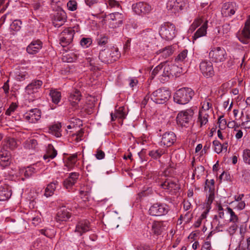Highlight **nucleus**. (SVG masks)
Here are the masks:
<instances>
[{"mask_svg":"<svg viewBox=\"0 0 250 250\" xmlns=\"http://www.w3.org/2000/svg\"><path fill=\"white\" fill-rule=\"evenodd\" d=\"M194 92L190 88L184 87L177 90L174 94V102L180 104H188L192 98Z\"/></svg>","mask_w":250,"mask_h":250,"instance_id":"f257e3e1","label":"nucleus"},{"mask_svg":"<svg viewBox=\"0 0 250 250\" xmlns=\"http://www.w3.org/2000/svg\"><path fill=\"white\" fill-rule=\"evenodd\" d=\"M171 96L170 91L165 88H159L151 94V100L157 104H164L169 99Z\"/></svg>","mask_w":250,"mask_h":250,"instance_id":"f03ea898","label":"nucleus"},{"mask_svg":"<svg viewBox=\"0 0 250 250\" xmlns=\"http://www.w3.org/2000/svg\"><path fill=\"white\" fill-rule=\"evenodd\" d=\"M42 84V82L39 80H33L25 88V92L28 100L34 101L38 98V92Z\"/></svg>","mask_w":250,"mask_h":250,"instance_id":"7ed1b4c3","label":"nucleus"},{"mask_svg":"<svg viewBox=\"0 0 250 250\" xmlns=\"http://www.w3.org/2000/svg\"><path fill=\"white\" fill-rule=\"evenodd\" d=\"M175 25L169 22H165L161 25L159 34L160 36L166 40H171L176 36Z\"/></svg>","mask_w":250,"mask_h":250,"instance_id":"20e7f679","label":"nucleus"},{"mask_svg":"<svg viewBox=\"0 0 250 250\" xmlns=\"http://www.w3.org/2000/svg\"><path fill=\"white\" fill-rule=\"evenodd\" d=\"M193 114L194 111L191 108L179 112L176 117L177 125L182 127H188L192 120Z\"/></svg>","mask_w":250,"mask_h":250,"instance_id":"39448f33","label":"nucleus"},{"mask_svg":"<svg viewBox=\"0 0 250 250\" xmlns=\"http://www.w3.org/2000/svg\"><path fill=\"white\" fill-rule=\"evenodd\" d=\"M170 210L169 207L165 203H156L149 208V214L154 216H161L166 215Z\"/></svg>","mask_w":250,"mask_h":250,"instance_id":"423d86ee","label":"nucleus"},{"mask_svg":"<svg viewBox=\"0 0 250 250\" xmlns=\"http://www.w3.org/2000/svg\"><path fill=\"white\" fill-rule=\"evenodd\" d=\"M209 56L213 62H221L226 59L227 53L223 47H213L211 48Z\"/></svg>","mask_w":250,"mask_h":250,"instance_id":"0eeeda50","label":"nucleus"},{"mask_svg":"<svg viewBox=\"0 0 250 250\" xmlns=\"http://www.w3.org/2000/svg\"><path fill=\"white\" fill-rule=\"evenodd\" d=\"M141 35L143 37V42L146 43H148V44L144 43L147 47L146 49L149 50L148 48L151 50L155 49V46H153V44H155L156 42L154 31L151 29H146L142 32Z\"/></svg>","mask_w":250,"mask_h":250,"instance_id":"6e6552de","label":"nucleus"},{"mask_svg":"<svg viewBox=\"0 0 250 250\" xmlns=\"http://www.w3.org/2000/svg\"><path fill=\"white\" fill-rule=\"evenodd\" d=\"M186 6L185 0H168L167 9L169 13L176 14L183 10Z\"/></svg>","mask_w":250,"mask_h":250,"instance_id":"1a4fd4ad","label":"nucleus"},{"mask_svg":"<svg viewBox=\"0 0 250 250\" xmlns=\"http://www.w3.org/2000/svg\"><path fill=\"white\" fill-rule=\"evenodd\" d=\"M124 16L119 12H114L108 15L106 21L110 28H115L119 27L122 23Z\"/></svg>","mask_w":250,"mask_h":250,"instance_id":"9d476101","label":"nucleus"},{"mask_svg":"<svg viewBox=\"0 0 250 250\" xmlns=\"http://www.w3.org/2000/svg\"><path fill=\"white\" fill-rule=\"evenodd\" d=\"M133 11L138 15H144L148 14L152 10L151 5L145 2H138L132 5Z\"/></svg>","mask_w":250,"mask_h":250,"instance_id":"9b49d317","label":"nucleus"},{"mask_svg":"<svg viewBox=\"0 0 250 250\" xmlns=\"http://www.w3.org/2000/svg\"><path fill=\"white\" fill-rule=\"evenodd\" d=\"M199 68L205 77L209 78L214 75V69L210 61L206 60H202L200 63Z\"/></svg>","mask_w":250,"mask_h":250,"instance_id":"f8f14e48","label":"nucleus"},{"mask_svg":"<svg viewBox=\"0 0 250 250\" xmlns=\"http://www.w3.org/2000/svg\"><path fill=\"white\" fill-rule=\"evenodd\" d=\"M67 16L66 13L61 8L58 9L52 18L53 24L55 27H59L66 21Z\"/></svg>","mask_w":250,"mask_h":250,"instance_id":"ddd939ff","label":"nucleus"},{"mask_svg":"<svg viewBox=\"0 0 250 250\" xmlns=\"http://www.w3.org/2000/svg\"><path fill=\"white\" fill-rule=\"evenodd\" d=\"M176 141V136L172 131H168L162 135L161 140L160 143L161 146L170 147L172 146Z\"/></svg>","mask_w":250,"mask_h":250,"instance_id":"4468645a","label":"nucleus"},{"mask_svg":"<svg viewBox=\"0 0 250 250\" xmlns=\"http://www.w3.org/2000/svg\"><path fill=\"white\" fill-rule=\"evenodd\" d=\"M74 35L73 30L67 29L63 31L60 35V44L62 47H65L70 44L73 41Z\"/></svg>","mask_w":250,"mask_h":250,"instance_id":"2eb2a0df","label":"nucleus"},{"mask_svg":"<svg viewBox=\"0 0 250 250\" xmlns=\"http://www.w3.org/2000/svg\"><path fill=\"white\" fill-rule=\"evenodd\" d=\"M10 152L3 146L0 150V166L2 168L9 166L11 163Z\"/></svg>","mask_w":250,"mask_h":250,"instance_id":"dca6fc26","label":"nucleus"},{"mask_svg":"<svg viewBox=\"0 0 250 250\" xmlns=\"http://www.w3.org/2000/svg\"><path fill=\"white\" fill-rule=\"evenodd\" d=\"M90 230V224L88 220L86 219L79 221L76 226L75 231L80 236Z\"/></svg>","mask_w":250,"mask_h":250,"instance_id":"f3484780","label":"nucleus"},{"mask_svg":"<svg viewBox=\"0 0 250 250\" xmlns=\"http://www.w3.org/2000/svg\"><path fill=\"white\" fill-rule=\"evenodd\" d=\"M250 39V16L246 20L245 26L242 31L239 37V40L244 44L248 43V40Z\"/></svg>","mask_w":250,"mask_h":250,"instance_id":"a211bd4d","label":"nucleus"},{"mask_svg":"<svg viewBox=\"0 0 250 250\" xmlns=\"http://www.w3.org/2000/svg\"><path fill=\"white\" fill-rule=\"evenodd\" d=\"M161 186L163 188L167 189L171 193L176 192L180 188L179 185L177 182L170 179L165 180L161 184Z\"/></svg>","mask_w":250,"mask_h":250,"instance_id":"6ab92c4d","label":"nucleus"},{"mask_svg":"<svg viewBox=\"0 0 250 250\" xmlns=\"http://www.w3.org/2000/svg\"><path fill=\"white\" fill-rule=\"evenodd\" d=\"M41 111L34 108L31 109L28 113H26L24 118L26 121L31 123H35L41 118Z\"/></svg>","mask_w":250,"mask_h":250,"instance_id":"aec40b11","label":"nucleus"},{"mask_svg":"<svg viewBox=\"0 0 250 250\" xmlns=\"http://www.w3.org/2000/svg\"><path fill=\"white\" fill-rule=\"evenodd\" d=\"M71 215V213L70 212L69 209L62 207L60 208L58 212L56 217V220L57 222L59 223L67 221L70 218Z\"/></svg>","mask_w":250,"mask_h":250,"instance_id":"412c9836","label":"nucleus"},{"mask_svg":"<svg viewBox=\"0 0 250 250\" xmlns=\"http://www.w3.org/2000/svg\"><path fill=\"white\" fill-rule=\"evenodd\" d=\"M236 10V4L235 3L226 2L223 5L221 13L223 16L229 17L234 15Z\"/></svg>","mask_w":250,"mask_h":250,"instance_id":"4be33fe9","label":"nucleus"},{"mask_svg":"<svg viewBox=\"0 0 250 250\" xmlns=\"http://www.w3.org/2000/svg\"><path fill=\"white\" fill-rule=\"evenodd\" d=\"M42 43L39 40L33 41L27 47L26 51L30 54H35L42 48Z\"/></svg>","mask_w":250,"mask_h":250,"instance_id":"5701e85b","label":"nucleus"},{"mask_svg":"<svg viewBox=\"0 0 250 250\" xmlns=\"http://www.w3.org/2000/svg\"><path fill=\"white\" fill-rule=\"evenodd\" d=\"M81 96L80 91L74 89L70 93L68 100L73 107H76L78 102L81 100Z\"/></svg>","mask_w":250,"mask_h":250,"instance_id":"b1692460","label":"nucleus"},{"mask_svg":"<svg viewBox=\"0 0 250 250\" xmlns=\"http://www.w3.org/2000/svg\"><path fill=\"white\" fill-rule=\"evenodd\" d=\"M110 53V49L107 48H105L104 49L100 50L99 59L103 62L105 63H112L111 57Z\"/></svg>","mask_w":250,"mask_h":250,"instance_id":"393cba45","label":"nucleus"},{"mask_svg":"<svg viewBox=\"0 0 250 250\" xmlns=\"http://www.w3.org/2000/svg\"><path fill=\"white\" fill-rule=\"evenodd\" d=\"M188 50L185 49L180 52L175 59L177 63H185L188 62Z\"/></svg>","mask_w":250,"mask_h":250,"instance_id":"a878e982","label":"nucleus"},{"mask_svg":"<svg viewBox=\"0 0 250 250\" xmlns=\"http://www.w3.org/2000/svg\"><path fill=\"white\" fill-rule=\"evenodd\" d=\"M58 182L54 181L51 183L49 184L45 189L44 195L46 197L51 196L58 185Z\"/></svg>","mask_w":250,"mask_h":250,"instance_id":"bb28decb","label":"nucleus"},{"mask_svg":"<svg viewBox=\"0 0 250 250\" xmlns=\"http://www.w3.org/2000/svg\"><path fill=\"white\" fill-rule=\"evenodd\" d=\"M164 229L163 224L161 222L154 221L151 226L152 232L156 235L161 234Z\"/></svg>","mask_w":250,"mask_h":250,"instance_id":"cd10ccee","label":"nucleus"},{"mask_svg":"<svg viewBox=\"0 0 250 250\" xmlns=\"http://www.w3.org/2000/svg\"><path fill=\"white\" fill-rule=\"evenodd\" d=\"M49 95L52 99V102L56 104H58L61 100V93L57 89H51Z\"/></svg>","mask_w":250,"mask_h":250,"instance_id":"c85d7f7f","label":"nucleus"},{"mask_svg":"<svg viewBox=\"0 0 250 250\" xmlns=\"http://www.w3.org/2000/svg\"><path fill=\"white\" fill-rule=\"evenodd\" d=\"M208 26V21H206L203 25L200 27L197 31L195 33L193 36V40L204 36L207 33V29Z\"/></svg>","mask_w":250,"mask_h":250,"instance_id":"c756f323","label":"nucleus"},{"mask_svg":"<svg viewBox=\"0 0 250 250\" xmlns=\"http://www.w3.org/2000/svg\"><path fill=\"white\" fill-rule=\"evenodd\" d=\"M61 124L60 123L54 124L49 126V132L57 137L61 136Z\"/></svg>","mask_w":250,"mask_h":250,"instance_id":"7c9ffc66","label":"nucleus"},{"mask_svg":"<svg viewBox=\"0 0 250 250\" xmlns=\"http://www.w3.org/2000/svg\"><path fill=\"white\" fill-rule=\"evenodd\" d=\"M57 154V150L54 148L53 145L49 144L48 145L46 153L43 156V159L46 160L48 158L53 159Z\"/></svg>","mask_w":250,"mask_h":250,"instance_id":"2f4dec72","label":"nucleus"},{"mask_svg":"<svg viewBox=\"0 0 250 250\" xmlns=\"http://www.w3.org/2000/svg\"><path fill=\"white\" fill-rule=\"evenodd\" d=\"M12 193L11 190H9L7 187L0 188V201H3L8 199L11 196Z\"/></svg>","mask_w":250,"mask_h":250,"instance_id":"473e14b6","label":"nucleus"},{"mask_svg":"<svg viewBox=\"0 0 250 250\" xmlns=\"http://www.w3.org/2000/svg\"><path fill=\"white\" fill-rule=\"evenodd\" d=\"M173 48L171 45H170L166 46L162 49H160L159 51L157 52V53L158 54H161L162 56L164 58H166L171 55L173 54Z\"/></svg>","mask_w":250,"mask_h":250,"instance_id":"72a5a7b5","label":"nucleus"},{"mask_svg":"<svg viewBox=\"0 0 250 250\" xmlns=\"http://www.w3.org/2000/svg\"><path fill=\"white\" fill-rule=\"evenodd\" d=\"M165 153V151L162 149L152 150L149 152L148 155L154 159L160 158Z\"/></svg>","mask_w":250,"mask_h":250,"instance_id":"f704fd0d","label":"nucleus"},{"mask_svg":"<svg viewBox=\"0 0 250 250\" xmlns=\"http://www.w3.org/2000/svg\"><path fill=\"white\" fill-rule=\"evenodd\" d=\"M205 190H208L209 193H215L214 180L207 179L205 182Z\"/></svg>","mask_w":250,"mask_h":250,"instance_id":"c9c22d12","label":"nucleus"},{"mask_svg":"<svg viewBox=\"0 0 250 250\" xmlns=\"http://www.w3.org/2000/svg\"><path fill=\"white\" fill-rule=\"evenodd\" d=\"M3 146L6 149L7 148L11 150L14 149L17 146L16 141L14 138H9L6 140L5 145Z\"/></svg>","mask_w":250,"mask_h":250,"instance_id":"e433bc0d","label":"nucleus"},{"mask_svg":"<svg viewBox=\"0 0 250 250\" xmlns=\"http://www.w3.org/2000/svg\"><path fill=\"white\" fill-rule=\"evenodd\" d=\"M208 114L199 112L198 122L200 123V127L205 125L208 122Z\"/></svg>","mask_w":250,"mask_h":250,"instance_id":"4c0bfd02","label":"nucleus"},{"mask_svg":"<svg viewBox=\"0 0 250 250\" xmlns=\"http://www.w3.org/2000/svg\"><path fill=\"white\" fill-rule=\"evenodd\" d=\"M21 21L20 20H15L10 24V32H18L20 30L21 28Z\"/></svg>","mask_w":250,"mask_h":250,"instance_id":"58836bf2","label":"nucleus"},{"mask_svg":"<svg viewBox=\"0 0 250 250\" xmlns=\"http://www.w3.org/2000/svg\"><path fill=\"white\" fill-rule=\"evenodd\" d=\"M78 57L77 54L74 52H70L64 56L63 59L64 61H66L68 62H71L77 60Z\"/></svg>","mask_w":250,"mask_h":250,"instance_id":"ea45409f","label":"nucleus"},{"mask_svg":"<svg viewBox=\"0 0 250 250\" xmlns=\"http://www.w3.org/2000/svg\"><path fill=\"white\" fill-rule=\"evenodd\" d=\"M96 41L98 45L104 47L108 42V38L105 35H101L97 38Z\"/></svg>","mask_w":250,"mask_h":250,"instance_id":"a19ab883","label":"nucleus"},{"mask_svg":"<svg viewBox=\"0 0 250 250\" xmlns=\"http://www.w3.org/2000/svg\"><path fill=\"white\" fill-rule=\"evenodd\" d=\"M110 49V53L111 57L112 62L117 61L120 57V54L117 48H112Z\"/></svg>","mask_w":250,"mask_h":250,"instance_id":"79ce46f5","label":"nucleus"},{"mask_svg":"<svg viewBox=\"0 0 250 250\" xmlns=\"http://www.w3.org/2000/svg\"><path fill=\"white\" fill-rule=\"evenodd\" d=\"M161 76L165 78L163 80H166L172 73L169 65L164 64Z\"/></svg>","mask_w":250,"mask_h":250,"instance_id":"37998d69","label":"nucleus"},{"mask_svg":"<svg viewBox=\"0 0 250 250\" xmlns=\"http://www.w3.org/2000/svg\"><path fill=\"white\" fill-rule=\"evenodd\" d=\"M204 22V20L202 18H198L196 19L192 24L190 25L189 28V30L193 32L198 27H199L202 23Z\"/></svg>","mask_w":250,"mask_h":250,"instance_id":"c03bdc74","label":"nucleus"},{"mask_svg":"<svg viewBox=\"0 0 250 250\" xmlns=\"http://www.w3.org/2000/svg\"><path fill=\"white\" fill-rule=\"evenodd\" d=\"M243 158L246 164L250 165V149H245L243 150Z\"/></svg>","mask_w":250,"mask_h":250,"instance_id":"a18cd8bd","label":"nucleus"},{"mask_svg":"<svg viewBox=\"0 0 250 250\" xmlns=\"http://www.w3.org/2000/svg\"><path fill=\"white\" fill-rule=\"evenodd\" d=\"M38 143L36 140L34 139H31L26 141L25 144V147L29 149H34L36 148Z\"/></svg>","mask_w":250,"mask_h":250,"instance_id":"49530a36","label":"nucleus"},{"mask_svg":"<svg viewBox=\"0 0 250 250\" xmlns=\"http://www.w3.org/2000/svg\"><path fill=\"white\" fill-rule=\"evenodd\" d=\"M36 172V169L33 167L30 166L27 167L24 171V175L26 178H29L34 173Z\"/></svg>","mask_w":250,"mask_h":250,"instance_id":"de8ad7c7","label":"nucleus"},{"mask_svg":"<svg viewBox=\"0 0 250 250\" xmlns=\"http://www.w3.org/2000/svg\"><path fill=\"white\" fill-rule=\"evenodd\" d=\"M125 108L123 106L120 107L118 110H116L115 113L116 114V118H119L120 119H124L125 117L126 114L124 110Z\"/></svg>","mask_w":250,"mask_h":250,"instance_id":"09e8293b","label":"nucleus"},{"mask_svg":"<svg viewBox=\"0 0 250 250\" xmlns=\"http://www.w3.org/2000/svg\"><path fill=\"white\" fill-rule=\"evenodd\" d=\"M92 41L91 38H83L80 41L81 45L85 48L89 47L92 44Z\"/></svg>","mask_w":250,"mask_h":250,"instance_id":"8fccbe9b","label":"nucleus"},{"mask_svg":"<svg viewBox=\"0 0 250 250\" xmlns=\"http://www.w3.org/2000/svg\"><path fill=\"white\" fill-rule=\"evenodd\" d=\"M213 145L214 146V151L218 154L223 151L221 143L218 140H214L213 142Z\"/></svg>","mask_w":250,"mask_h":250,"instance_id":"3c124183","label":"nucleus"},{"mask_svg":"<svg viewBox=\"0 0 250 250\" xmlns=\"http://www.w3.org/2000/svg\"><path fill=\"white\" fill-rule=\"evenodd\" d=\"M227 210L228 212L230 214V218L229 219V221L230 222H232L233 223H236L238 221V217L235 214V212L233 211V210L229 208H227Z\"/></svg>","mask_w":250,"mask_h":250,"instance_id":"603ef678","label":"nucleus"},{"mask_svg":"<svg viewBox=\"0 0 250 250\" xmlns=\"http://www.w3.org/2000/svg\"><path fill=\"white\" fill-rule=\"evenodd\" d=\"M105 4L107 7L119 8L120 7L119 3L115 0H107Z\"/></svg>","mask_w":250,"mask_h":250,"instance_id":"864d4df0","label":"nucleus"},{"mask_svg":"<svg viewBox=\"0 0 250 250\" xmlns=\"http://www.w3.org/2000/svg\"><path fill=\"white\" fill-rule=\"evenodd\" d=\"M163 67V64L162 63L160 64L157 66L151 72V77L153 78L156 75L158 74L161 75L162 68Z\"/></svg>","mask_w":250,"mask_h":250,"instance_id":"5fc2aeb1","label":"nucleus"},{"mask_svg":"<svg viewBox=\"0 0 250 250\" xmlns=\"http://www.w3.org/2000/svg\"><path fill=\"white\" fill-rule=\"evenodd\" d=\"M215 193H209L207 200L206 208H210V205L214 199Z\"/></svg>","mask_w":250,"mask_h":250,"instance_id":"6e6d98bb","label":"nucleus"},{"mask_svg":"<svg viewBox=\"0 0 250 250\" xmlns=\"http://www.w3.org/2000/svg\"><path fill=\"white\" fill-rule=\"evenodd\" d=\"M18 105L16 103H12L6 110L5 114L7 115H10L12 112L15 111Z\"/></svg>","mask_w":250,"mask_h":250,"instance_id":"4d7b16f0","label":"nucleus"},{"mask_svg":"<svg viewBox=\"0 0 250 250\" xmlns=\"http://www.w3.org/2000/svg\"><path fill=\"white\" fill-rule=\"evenodd\" d=\"M205 168L202 166H200L195 168L194 171L195 173H197V177L199 179L201 175H203Z\"/></svg>","mask_w":250,"mask_h":250,"instance_id":"13d9d810","label":"nucleus"},{"mask_svg":"<svg viewBox=\"0 0 250 250\" xmlns=\"http://www.w3.org/2000/svg\"><path fill=\"white\" fill-rule=\"evenodd\" d=\"M26 75L24 72L17 71L15 73V79L17 81H21L25 79Z\"/></svg>","mask_w":250,"mask_h":250,"instance_id":"bf43d9fd","label":"nucleus"},{"mask_svg":"<svg viewBox=\"0 0 250 250\" xmlns=\"http://www.w3.org/2000/svg\"><path fill=\"white\" fill-rule=\"evenodd\" d=\"M67 6L68 9L70 11H73L77 9V2L75 0H69Z\"/></svg>","mask_w":250,"mask_h":250,"instance_id":"052dcab7","label":"nucleus"},{"mask_svg":"<svg viewBox=\"0 0 250 250\" xmlns=\"http://www.w3.org/2000/svg\"><path fill=\"white\" fill-rule=\"evenodd\" d=\"M79 176V173L74 172L70 173L68 178L75 184L77 182Z\"/></svg>","mask_w":250,"mask_h":250,"instance_id":"680f3d73","label":"nucleus"},{"mask_svg":"<svg viewBox=\"0 0 250 250\" xmlns=\"http://www.w3.org/2000/svg\"><path fill=\"white\" fill-rule=\"evenodd\" d=\"M68 161L69 164L71 165V166H74L77 161V154H74L69 157L68 158Z\"/></svg>","mask_w":250,"mask_h":250,"instance_id":"e2e57ef3","label":"nucleus"},{"mask_svg":"<svg viewBox=\"0 0 250 250\" xmlns=\"http://www.w3.org/2000/svg\"><path fill=\"white\" fill-rule=\"evenodd\" d=\"M75 183L68 178L63 181V186L67 189L70 188Z\"/></svg>","mask_w":250,"mask_h":250,"instance_id":"0e129e2a","label":"nucleus"},{"mask_svg":"<svg viewBox=\"0 0 250 250\" xmlns=\"http://www.w3.org/2000/svg\"><path fill=\"white\" fill-rule=\"evenodd\" d=\"M28 221H32L34 226H37L41 222V219L39 217H31L28 218Z\"/></svg>","mask_w":250,"mask_h":250,"instance_id":"69168bd1","label":"nucleus"},{"mask_svg":"<svg viewBox=\"0 0 250 250\" xmlns=\"http://www.w3.org/2000/svg\"><path fill=\"white\" fill-rule=\"evenodd\" d=\"M96 158L98 160H101L104 158L105 156L104 152L101 149H97L95 154Z\"/></svg>","mask_w":250,"mask_h":250,"instance_id":"338daca9","label":"nucleus"},{"mask_svg":"<svg viewBox=\"0 0 250 250\" xmlns=\"http://www.w3.org/2000/svg\"><path fill=\"white\" fill-rule=\"evenodd\" d=\"M222 29L224 34L228 33L230 29V24L229 23H226L222 26Z\"/></svg>","mask_w":250,"mask_h":250,"instance_id":"774afa93","label":"nucleus"}]
</instances>
